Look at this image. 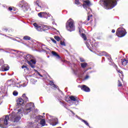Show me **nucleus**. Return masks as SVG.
<instances>
[{"label":"nucleus","mask_w":128,"mask_h":128,"mask_svg":"<svg viewBox=\"0 0 128 128\" xmlns=\"http://www.w3.org/2000/svg\"><path fill=\"white\" fill-rule=\"evenodd\" d=\"M20 112H22L21 109L18 110V112L16 114L14 112H12L11 114H9V116H6L4 119V118H0V123L2 122H4V124L6 126H8V120H10L13 122H18L20 121V118H22L20 116H22V114H20Z\"/></svg>","instance_id":"nucleus-1"},{"label":"nucleus","mask_w":128,"mask_h":128,"mask_svg":"<svg viewBox=\"0 0 128 128\" xmlns=\"http://www.w3.org/2000/svg\"><path fill=\"white\" fill-rule=\"evenodd\" d=\"M101 4L106 10H112L116 6V0H100Z\"/></svg>","instance_id":"nucleus-2"},{"label":"nucleus","mask_w":128,"mask_h":128,"mask_svg":"<svg viewBox=\"0 0 128 128\" xmlns=\"http://www.w3.org/2000/svg\"><path fill=\"white\" fill-rule=\"evenodd\" d=\"M24 58L26 60H28V64H29L32 68H36V60L32 59V55L27 54Z\"/></svg>","instance_id":"nucleus-3"},{"label":"nucleus","mask_w":128,"mask_h":128,"mask_svg":"<svg viewBox=\"0 0 128 128\" xmlns=\"http://www.w3.org/2000/svg\"><path fill=\"white\" fill-rule=\"evenodd\" d=\"M66 28L68 32H74L75 30L74 24V20L69 19L66 23Z\"/></svg>","instance_id":"nucleus-4"},{"label":"nucleus","mask_w":128,"mask_h":128,"mask_svg":"<svg viewBox=\"0 0 128 128\" xmlns=\"http://www.w3.org/2000/svg\"><path fill=\"white\" fill-rule=\"evenodd\" d=\"M34 26L36 28L38 32H42L44 30H50V27L46 25H42V26H39L38 24L36 23H34Z\"/></svg>","instance_id":"nucleus-5"},{"label":"nucleus","mask_w":128,"mask_h":128,"mask_svg":"<svg viewBox=\"0 0 128 128\" xmlns=\"http://www.w3.org/2000/svg\"><path fill=\"white\" fill-rule=\"evenodd\" d=\"M83 8H84L86 12H88V14H92V9L90 8V6H92L90 2L88 0H83Z\"/></svg>","instance_id":"nucleus-6"},{"label":"nucleus","mask_w":128,"mask_h":128,"mask_svg":"<svg viewBox=\"0 0 128 128\" xmlns=\"http://www.w3.org/2000/svg\"><path fill=\"white\" fill-rule=\"evenodd\" d=\"M18 6L24 10V12H26L30 8V6L26 1L22 0L20 2Z\"/></svg>","instance_id":"nucleus-7"},{"label":"nucleus","mask_w":128,"mask_h":128,"mask_svg":"<svg viewBox=\"0 0 128 128\" xmlns=\"http://www.w3.org/2000/svg\"><path fill=\"white\" fill-rule=\"evenodd\" d=\"M126 34V32L124 28H118L116 32V35L118 38H123Z\"/></svg>","instance_id":"nucleus-8"},{"label":"nucleus","mask_w":128,"mask_h":128,"mask_svg":"<svg viewBox=\"0 0 128 128\" xmlns=\"http://www.w3.org/2000/svg\"><path fill=\"white\" fill-rule=\"evenodd\" d=\"M34 105L32 102H30L29 104H26V108L23 112L24 114H28V112H30L32 110V108H34Z\"/></svg>","instance_id":"nucleus-9"},{"label":"nucleus","mask_w":128,"mask_h":128,"mask_svg":"<svg viewBox=\"0 0 128 128\" xmlns=\"http://www.w3.org/2000/svg\"><path fill=\"white\" fill-rule=\"evenodd\" d=\"M16 108H20L24 104V100L22 98H20L18 100H17L16 101Z\"/></svg>","instance_id":"nucleus-10"},{"label":"nucleus","mask_w":128,"mask_h":128,"mask_svg":"<svg viewBox=\"0 0 128 128\" xmlns=\"http://www.w3.org/2000/svg\"><path fill=\"white\" fill-rule=\"evenodd\" d=\"M50 123L52 126H54L58 124V118L54 117H51L50 119H48Z\"/></svg>","instance_id":"nucleus-11"},{"label":"nucleus","mask_w":128,"mask_h":128,"mask_svg":"<svg viewBox=\"0 0 128 128\" xmlns=\"http://www.w3.org/2000/svg\"><path fill=\"white\" fill-rule=\"evenodd\" d=\"M70 100H71V102H74V104L76 106H78V102H80V101L78 100V98L77 97H76L74 96H70L69 97Z\"/></svg>","instance_id":"nucleus-12"},{"label":"nucleus","mask_w":128,"mask_h":128,"mask_svg":"<svg viewBox=\"0 0 128 128\" xmlns=\"http://www.w3.org/2000/svg\"><path fill=\"white\" fill-rule=\"evenodd\" d=\"M10 70V67L8 64H4L0 68V70L2 72H6Z\"/></svg>","instance_id":"nucleus-13"},{"label":"nucleus","mask_w":128,"mask_h":128,"mask_svg":"<svg viewBox=\"0 0 128 128\" xmlns=\"http://www.w3.org/2000/svg\"><path fill=\"white\" fill-rule=\"evenodd\" d=\"M38 16H39V18H48V13L46 12H40L38 14Z\"/></svg>","instance_id":"nucleus-14"},{"label":"nucleus","mask_w":128,"mask_h":128,"mask_svg":"<svg viewBox=\"0 0 128 128\" xmlns=\"http://www.w3.org/2000/svg\"><path fill=\"white\" fill-rule=\"evenodd\" d=\"M81 90H84V92H90V88L88 87L86 85H82L81 87Z\"/></svg>","instance_id":"nucleus-15"},{"label":"nucleus","mask_w":128,"mask_h":128,"mask_svg":"<svg viewBox=\"0 0 128 128\" xmlns=\"http://www.w3.org/2000/svg\"><path fill=\"white\" fill-rule=\"evenodd\" d=\"M108 60L110 62V64H111L112 66H115L116 68V64H114V62H112V59L110 55H108Z\"/></svg>","instance_id":"nucleus-16"},{"label":"nucleus","mask_w":128,"mask_h":128,"mask_svg":"<svg viewBox=\"0 0 128 128\" xmlns=\"http://www.w3.org/2000/svg\"><path fill=\"white\" fill-rule=\"evenodd\" d=\"M98 56H105L108 57V56H110V54H108L106 53V52L103 51V52H100L98 54Z\"/></svg>","instance_id":"nucleus-17"},{"label":"nucleus","mask_w":128,"mask_h":128,"mask_svg":"<svg viewBox=\"0 0 128 128\" xmlns=\"http://www.w3.org/2000/svg\"><path fill=\"white\" fill-rule=\"evenodd\" d=\"M88 48V50H90V52H92V50H90V40H88L87 41H86V42H85Z\"/></svg>","instance_id":"nucleus-18"},{"label":"nucleus","mask_w":128,"mask_h":128,"mask_svg":"<svg viewBox=\"0 0 128 128\" xmlns=\"http://www.w3.org/2000/svg\"><path fill=\"white\" fill-rule=\"evenodd\" d=\"M34 4H36V6H38L39 8H42V6H40V4H42V2L40 1V0H36V2H34Z\"/></svg>","instance_id":"nucleus-19"},{"label":"nucleus","mask_w":128,"mask_h":128,"mask_svg":"<svg viewBox=\"0 0 128 128\" xmlns=\"http://www.w3.org/2000/svg\"><path fill=\"white\" fill-rule=\"evenodd\" d=\"M121 62L122 66H127V64H128V60L126 59H122Z\"/></svg>","instance_id":"nucleus-20"},{"label":"nucleus","mask_w":128,"mask_h":128,"mask_svg":"<svg viewBox=\"0 0 128 128\" xmlns=\"http://www.w3.org/2000/svg\"><path fill=\"white\" fill-rule=\"evenodd\" d=\"M38 46H40V48H42V50H46V48H48L46 47V46H44V44H42L40 43H39L38 44Z\"/></svg>","instance_id":"nucleus-21"},{"label":"nucleus","mask_w":128,"mask_h":128,"mask_svg":"<svg viewBox=\"0 0 128 128\" xmlns=\"http://www.w3.org/2000/svg\"><path fill=\"white\" fill-rule=\"evenodd\" d=\"M52 54L54 56H56V58H60V55H58V54L56 53V52L54 51H52Z\"/></svg>","instance_id":"nucleus-22"},{"label":"nucleus","mask_w":128,"mask_h":128,"mask_svg":"<svg viewBox=\"0 0 128 128\" xmlns=\"http://www.w3.org/2000/svg\"><path fill=\"white\" fill-rule=\"evenodd\" d=\"M80 66L82 68H86L88 66V63L84 62L83 63H81Z\"/></svg>","instance_id":"nucleus-23"},{"label":"nucleus","mask_w":128,"mask_h":128,"mask_svg":"<svg viewBox=\"0 0 128 128\" xmlns=\"http://www.w3.org/2000/svg\"><path fill=\"white\" fill-rule=\"evenodd\" d=\"M40 124H41L42 126H46V120L44 119H42L40 122Z\"/></svg>","instance_id":"nucleus-24"},{"label":"nucleus","mask_w":128,"mask_h":128,"mask_svg":"<svg viewBox=\"0 0 128 128\" xmlns=\"http://www.w3.org/2000/svg\"><path fill=\"white\" fill-rule=\"evenodd\" d=\"M50 86H53V88H56L58 87V86H56V84H54V82L52 80L50 81L49 82Z\"/></svg>","instance_id":"nucleus-25"},{"label":"nucleus","mask_w":128,"mask_h":128,"mask_svg":"<svg viewBox=\"0 0 128 128\" xmlns=\"http://www.w3.org/2000/svg\"><path fill=\"white\" fill-rule=\"evenodd\" d=\"M30 36H26L23 38V40H30Z\"/></svg>","instance_id":"nucleus-26"},{"label":"nucleus","mask_w":128,"mask_h":128,"mask_svg":"<svg viewBox=\"0 0 128 128\" xmlns=\"http://www.w3.org/2000/svg\"><path fill=\"white\" fill-rule=\"evenodd\" d=\"M88 14V17L87 20H86V22H88V20H90V18H92V14Z\"/></svg>","instance_id":"nucleus-27"},{"label":"nucleus","mask_w":128,"mask_h":128,"mask_svg":"<svg viewBox=\"0 0 128 128\" xmlns=\"http://www.w3.org/2000/svg\"><path fill=\"white\" fill-rule=\"evenodd\" d=\"M81 36L84 38V40H86V34L84 33H82L81 34Z\"/></svg>","instance_id":"nucleus-28"},{"label":"nucleus","mask_w":128,"mask_h":128,"mask_svg":"<svg viewBox=\"0 0 128 128\" xmlns=\"http://www.w3.org/2000/svg\"><path fill=\"white\" fill-rule=\"evenodd\" d=\"M22 68L24 69V70H28V66H26L23 65V66H22Z\"/></svg>","instance_id":"nucleus-29"},{"label":"nucleus","mask_w":128,"mask_h":128,"mask_svg":"<svg viewBox=\"0 0 128 128\" xmlns=\"http://www.w3.org/2000/svg\"><path fill=\"white\" fill-rule=\"evenodd\" d=\"M22 98H24V99L26 100V102H28V97H26V94H22Z\"/></svg>","instance_id":"nucleus-30"},{"label":"nucleus","mask_w":128,"mask_h":128,"mask_svg":"<svg viewBox=\"0 0 128 128\" xmlns=\"http://www.w3.org/2000/svg\"><path fill=\"white\" fill-rule=\"evenodd\" d=\"M82 122H84V124H86V126H90V124H88V122L84 120H81Z\"/></svg>","instance_id":"nucleus-31"},{"label":"nucleus","mask_w":128,"mask_h":128,"mask_svg":"<svg viewBox=\"0 0 128 128\" xmlns=\"http://www.w3.org/2000/svg\"><path fill=\"white\" fill-rule=\"evenodd\" d=\"M54 38L57 42H60V38L58 36H54Z\"/></svg>","instance_id":"nucleus-32"},{"label":"nucleus","mask_w":128,"mask_h":128,"mask_svg":"<svg viewBox=\"0 0 128 128\" xmlns=\"http://www.w3.org/2000/svg\"><path fill=\"white\" fill-rule=\"evenodd\" d=\"M30 82H31L33 84H36V80L32 78V79H31V80H30Z\"/></svg>","instance_id":"nucleus-33"},{"label":"nucleus","mask_w":128,"mask_h":128,"mask_svg":"<svg viewBox=\"0 0 128 128\" xmlns=\"http://www.w3.org/2000/svg\"><path fill=\"white\" fill-rule=\"evenodd\" d=\"M90 78V76L86 75L84 78L83 79L84 80H88Z\"/></svg>","instance_id":"nucleus-34"},{"label":"nucleus","mask_w":128,"mask_h":128,"mask_svg":"<svg viewBox=\"0 0 128 128\" xmlns=\"http://www.w3.org/2000/svg\"><path fill=\"white\" fill-rule=\"evenodd\" d=\"M18 92L17 91H14L13 92V95L14 96H18Z\"/></svg>","instance_id":"nucleus-35"},{"label":"nucleus","mask_w":128,"mask_h":128,"mask_svg":"<svg viewBox=\"0 0 128 128\" xmlns=\"http://www.w3.org/2000/svg\"><path fill=\"white\" fill-rule=\"evenodd\" d=\"M4 64V62L2 59L0 60V66H2Z\"/></svg>","instance_id":"nucleus-36"},{"label":"nucleus","mask_w":128,"mask_h":128,"mask_svg":"<svg viewBox=\"0 0 128 128\" xmlns=\"http://www.w3.org/2000/svg\"><path fill=\"white\" fill-rule=\"evenodd\" d=\"M80 62H86L84 59V58H80Z\"/></svg>","instance_id":"nucleus-37"},{"label":"nucleus","mask_w":128,"mask_h":128,"mask_svg":"<svg viewBox=\"0 0 128 128\" xmlns=\"http://www.w3.org/2000/svg\"><path fill=\"white\" fill-rule=\"evenodd\" d=\"M82 76H84V74L80 73L78 74V76L80 78H82Z\"/></svg>","instance_id":"nucleus-38"},{"label":"nucleus","mask_w":128,"mask_h":128,"mask_svg":"<svg viewBox=\"0 0 128 128\" xmlns=\"http://www.w3.org/2000/svg\"><path fill=\"white\" fill-rule=\"evenodd\" d=\"M35 70V72H37L38 74V76H41V78H42V76H42V75L40 74L39 72H38V70Z\"/></svg>","instance_id":"nucleus-39"},{"label":"nucleus","mask_w":128,"mask_h":128,"mask_svg":"<svg viewBox=\"0 0 128 128\" xmlns=\"http://www.w3.org/2000/svg\"><path fill=\"white\" fill-rule=\"evenodd\" d=\"M26 86H28V82H25L22 84V86L24 87Z\"/></svg>","instance_id":"nucleus-40"},{"label":"nucleus","mask_w":128,"mask_h":128,"mask_svg":"<svg viewBox=\"0 0 128 128\" xmlns=\"http://www.w3.org/2000/svg\"><path fill=\"white\" fill-rule=\"evenodd\" d=\"M60 44L61 46H66V44L64 43V42H60Z\"/></svg>","instance_id":"nucleus-41"},{"label":"nucleus","mask_w":128,"mask_h":128,"mask_svg":"<svg viewBox=\"0 0 128 128\" xmlns=\"http://www.w3.org/2000/svg\"><path fill=\"white\" fill-rule=\"evenodd\" d=\"M122 82H120V81L118 80V86H122Z\"/></svg>","instance_id":"nucleus-42"},{"label":"nucleus","mask_w":128,"mask_h":128,"mask_svg":"<svg viewBox=\"0 0 128 128\" xmlns=\"http://www.w3.org/2000/svg\"><path fill=\"white\" fill-rule=\"evenodd\" d=\"M75 4H80V1L79 0H75Z\"/></svg>","instance_id":"nucleus-43"},{"label":"nucleus","mask_w":128,"mask_h":128,"mask_svg":"<svg viewBox=\"0 0 128 128\" xmlns=\"http://www.w3.org/2000/svg\"><path fill=\"white\" fill-rule=\"evenodd\" d=\"M37 118H38V120H40V118H42L43 116H36Z\"/></svg>","instance_id":"nucleus-44"},{"label":"nucleus","mask_w":128,"mask_h":128,"mask_svg":"<svg viewBox=\"0 0 128 128\" xmlns=\"http://www.w3.org/2000/svg\"><path fill=\"white\" fill-rule=\"evenodd\" d=\"M51 40L54 43V44H56V41L54 40V39L51 38Z\"/></svg>","instance_id":"nucleus-45"},{"label":"nucleus","mask_w":128,"mask_h":128,"mask_svg":"<svg viewBox=\"0 0 128 128\" xmlns=\"http://www.w3.org/2000/svg\"><path fill=\"white\" fill-rule=\"evenodd\" d=\"M60 104H62V106H64V102L60 101Z\"/></svg>","instance_id":"nucleus-46"},{"label":"nucleus","mask_w":128,"mask_h":128,"mask_svg":"<svg viewBox=\"0 0 128 128\" xmlns=\"http://www.w3.org/2000/svg\"><path fill=\"white\" fill-rule=\"evenodd\" d=\"M118 72H120V74H122L123 72L122 71H120V70H118V69L116 70Z\"/></svg>","instance_id":"nucleus-47"},{"label":"nucleus","mask_w":128,"mask_h":128,"mask_svg":"<svg viewBox=\"0 0 128 128\" xmlns=\"http://www.w3.org/2000/svg\"><path fill=\"white\" fill-rule=\"evenodd\" d=\"M0 50H3L4 52H9L8 51L4 50V49H2V48L0 49Z\"/></svg>","instance_id":"nucleus-48"},{"label":"nucleus","mask_w":128,"mask_h":128,"mask_svg":"<svg viewBox=\"0 0 128 128\" xmlns=\"http://www.w3.org/2000/svg\"><path fill=\"white\" fill-rule=\"evenodd\" d=\"M10 52H12V54H14V53H13L12 52H16V50H11Z\"/></svg>","instance_id":"nucleus-49"},{"label":"nucleus","mask_w":128,"mask_h":128,"mask_svg":"<svg viewBox=\"0 0 128 128\" xmlns=\"http://www.w3.org/2000/svg\"><path fill=\"white\" fill-rule=\"evenodd\" d=\"M8 10H10V11H12V7H9L8 8Z\"/></svg>","instance_id":"nucleus-50"},{"label":"nucleus","mask_w":128,"mask_h":128,"mask_svg":"<svg viewBox=\"0 0 128 128\" xmlns=\"http://www.w3.org/2000/svg\"><path fill=\"white\" fill-rule=\"evenodd\" d=\"M112 34H114V32H116V30H112Z\"/></svg>","instance_id":"nucleus-51"},{"label":"nucleus","mask_w":128,"mask_h":128,"mask_svg":"<svg viewBox=\"0 0 128 128\" xmlns=\"http://www.w3.org/2000/svg\"><path fill=\"white\" fill-rule=\"evenodd\" d=\"M79 34H82V30H80V28H79Z\"/></svg>","instance_id":"nucleus-52"},{"label":"nucleus","mask_w":128,"mask_h":128,"mask_svg":"<svg viewBox=\"0 0 128 128\" xmlns=\"http://www.w3.org/2000/svg\"><path fill=\"white\" fill-rule=\"evenodd\" d=\"M52 24H56V22H52Z\"/></svg>","instance_id":"nucleus-53"},{"label":"nucleus","mask_w":128,"mask_h":128,"mask_svg":"<svg viewBox=\"0 0 128 128\" xmlns=\"http://www.w3.org/2000/svg\"><path fill=\"white\" fill-rule=\"evenodd\" d=\"M70 112H71L72 114H73L74 115V112H73L72 111L70 110Z\"/></svg>","instance_id":"nucleus-54"},{"label":"nucleus","mask_w":128,"mask_h":128,"mask_svg":"<svg viewBox=\"0 0 128 128\" xmlns=\"http://www.w3.org/2000/svg\"><path fill=\"white\" fill-rule=\"evenodd\" d=\"M102 60H104V58H102Z\"/></svg>","instance_id":"nucleus-55"},{"label":"nucleus","mask_w":128,"mask_h":128,"mask_svg":"<svg viewBox=\"0 0 128 128\" xmlns=\"http://www.w3.org/2000/svg\"><path fill=\"white\" fill-rule=\"evenodd\" d=\"M5 50H8V48H5Z\"/></svg>","instance_id":"nucleus-56"},{"label":"nucleus","mask_w":128,"mask_h":128,"mask_svg":"<svg viewBox=\"0 0 128 128\" xmlns=\"http://www.w3.org/2000/svg\"><path fill=\"white\" fill-rule=\"evenodd\" d=\"M36 10H38V8H36Z\"/></svg>","instance_id":"nucleus-57"},{"label":"nucleus","mask_w":128,"mask_h":128,"mask_svg":"<svg viewBox=\"0 0 128 128\" xmlns=\"http://www.w3.org/2000/svg\"><path fill=\"white\" fill-rule=\"evenodd\" d=\"M69 102H70V100H69Z\"/></svg>","instance_id":"nucleus-58"}]
</instances>
